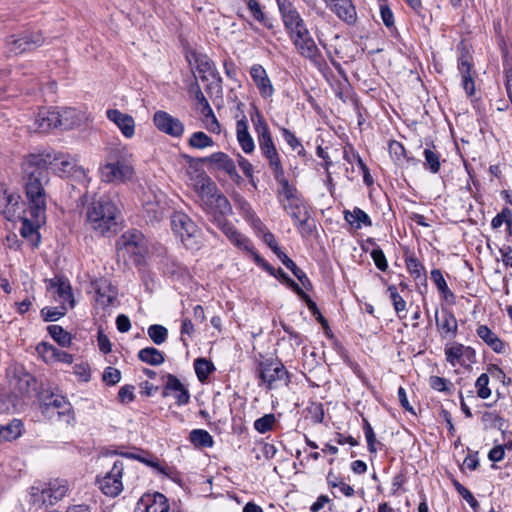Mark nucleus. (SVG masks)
I'll return each instance as SVG.
<instances>
[{
  "label": "nucleus",
  "mask_w": 512,
  "mask_h": 512,
  "mask_svg": "<svg viewBox=\"0 0 512 512\" xmlns=\"http://www.w3.org/2000/svg\"><path fill=\"white\" fill-rule=\"evenodd\" d=\"M23 179L25 181V196L29 215L36 223H45L47 209V193L45 184L48 183V173L39 171L25 158L22 162Z\"/></svg>",
  "instance_id": "nucleus-1"
},
{
  "label": "nucleus",
  "mask_w": 512,
  "mask_h": 512,
  "mask_svg": "<svg viewBox=\"0 0 512 512\" xmlns=\"http://www.w3.org/2000/svg\"><path fill=\"white\" fill-rule=\"evenodd\" d=\"M275 180L280 186L277 197L282 208L292 218L299 233L304 237L310 236L314 224L300 193L295 186L289 184L285 174L275 178Z\"/></svg>",
  "instance_id": "nucleus-2"
},
{
  "label": "nucleus",
  "mask_w": 512,
  "mask_h": 512,
  "mask_svg": "<svg viewBox=\"0 0 512 512\" xmlns=\"http://www.w3.org/2000/svg\"><path fill=\"white\" fill-rule=\"evenodd\" d=\"M100 179L105 183L124 184L135 175L132 154L125 146L108 150L106 161L99 168Z\"/></svg>",
  "instance_id": "nucleus-3"
},
{
  "label": "nucleus",
  "mask_w": 512,
  "mask_h": 512,
  "mask_svg": "<svg viewBox=\"0 0 512 512\" xmlns=\"http://www.w3.org/2000/svg\"><path fill=\"white\" fill-rule=\"evenodd\" d=\"M119 209L109 196H102L87 208L86 225L99 235L116 231Z\"/></svg>",
  "instance_id": "nucleus-4"
},
{
  "label": "nucleus",
  "mask_w": 512,
  "mask_h": 512,
  "mask_svg": "<svg viewBox=\"0 0 512 512\" xmlns=\"http://www.w3.org/2000/svg\"><path fill=\"white\" fill-rule=\"evenodd\" d=\"M69 489L70 485L66 479L37 481L28 490V503L35 511L46 509L66 497Z\"/></svg>",
  "instance_id": "nucleus-5"
},
{
  "label": "nucleus",
  "mask_w": 512,
  "mask_h": 512,
  "mask_svg": "<svg viewBox=\"0 0 512 512\" xmlns=\"http://www.w3.org/2000/svg\"><path fill=\"white\" fill-rule=\"evenodd\" d=\"M25 158L30 164L44 173H48V167H52L61 177L69 176L74 173H84V170L78 166L77 159L69 154H63L60 152H42L39 154H30Z\"/></svg>",
  "instance_id": "nucleus-6"
},
{
  "label": "nucleus",
  "mask_w": 512,
  "mask_h": 512,
  "mask_svg": "<svg viewBox=\"0 0 512 512\" xmlns=\"http://www.w3.org/2000/svg\"><path fill=\"white\" fill-rule=\"evenodd\" d=\"M252 122L254 125L260 151L268 161L274 178L283 176L285 173L281 159L265 119L260 115L259 112H256L255 116H252Z\"/></svg>",
  "instance_id": "nucleus-7"
},
{
  "label": "nucleus",
  "mask_w": 512,
  "mask_h": 512,
  "mask_svg": "<svg viewBox=\"0 0 512 512\" xmlns=\"http://www.w3.org/2000/svg\"><path fill=\"white\" fill-rule=\"evenodd\" d=\"M199 194L205 209L213 216L215 222L218 218H225L226 215L231 213L232 207L228 199L223 194L217 193V188L211 180L202 182Z\"/></svg>",
  "instance_id": "nucleus-8"
},
{
  "label": "nucleus",
  "mask_w": 512,
  "mask_h": 512,
  "mask_svg": "<svg viewBox=\"0 0 512 512\" xmlns=\"http://www.w3.org/2000/svg\"><path fill=\"white\" fill-rule=\"evenodd\" d=\"M126 468L125 462L115 459L112 466L102 477L97 478L99 489L109 497L118 496L124 489L123 475Z\"/></svg>",
  "instance_id": "nucleus-9"
},
{
  "label": "nucleus",
  "mask_w": 512,
  "mask_h": 512,
  "mask_svg": "<svg viewBox=\"0 0 512 512\" xmlns=\"http://www.w3.org/2000/svg\"><path fill=\"white\" fill-rule=\"evenodd\" d=\"M171 228L187 248H194L197 244L200 230L187 214L174 212L171 215Z\"/></svg>",
  "instance_id": "nucleus-10"
},
{
  "label": "nucleus",
  "mask_w": 512,
  "mask_h": 512,
  "mask_svg": "<svg viewBox=\"0 0 512 512\" xmlns=\"http://www.w3.org/2000/svg\"><path fill=\"white\" fill-rule=\"evenodd\" d=\"M259 376L268 389L287 386L289 375L285 366L277 360H265L259 364Z\"/></svg>",
  "instance_id": "nucleus-11"
},
{
  "label": "nucleus",
  "mask_w": 512,
  "mask_h": 512,
  "mask_svg": "<svg viewBox=\"0 0 512 512\" xmlns=\"http://www.w3.org/2000/svg\"><path fill=\"white\" fill-rule=\"evenodd\" d=\"M196 72L203 82H207L206 90L219 95L222 93V78L215 64L206 55L195 57Z\"/></svg>",
  "instance_id": "nucleus-12"
},
{
  "label": "nucleus",
  "mask_w": 512,
  "mask_h": 512,
  "mask_svg": "<svg viewBox=\"0 0 512 512\" xmlns=\"http://www.w3.org/2000/svg\"><path fill=\"white\" fill-rule=\"evenodd\" d=\"M117 247L123 256L129 255L135 263H140L146 253V244L139 232H125L118 240Z\"/></svg>",
  "instance_id": "nucleus-13"
},
{
  "label": "nucleus",
  "mask_w": 512,
  "mask_h": 512,
  "mask_svg": "<svg viewBox=\"0 0 512 512\" xmlns=\"http://www.w3.org/2000/svg\"><path fill=\"white\" fill-rule=\"evenodd\" d=\"M277 4L290 38L306 33L308 29L293 3L289 0H277Z\"/></svg>",
  "instance_id": "nucleus-14"
},
{
  "label": "nucleus",
  "mask_w": 512,
  "mask_h": 512,
  "mask_svg": "<svg viewBox=\"0 0 512 512\" xmlns=\"http://www.w3.org/2000/svg\"><path fill=\"white\" fill-rule=\"evenodd\" d=\"M44 413L49 417H54L56 414L58 420L68 425L72 424L75 420L72 405L62 395L52 394L46 399L44 402Z\"/></svg>",
  "instance_id": "nucleus-15"
},
{
  "label": "nucleus",
  "mask_w": 512,
  "mask_h": 512,
  "mask_svg": "<svg viewBox=\"0 0 512 512\" xmlns=\"http://www.w3.org/2000/svg\"><path fill=\"white\" fill-rule=\"evenodd\" d=\"M291 40L301 56L308 59L316 67H322L324 58L308 30L306 33L303 32V34L294 36Z\"/></svg>",
  "instance_id": "nucleus-16"
},
{
  "label": "nucleus",
  "mask_w": 512,
  "mask_h": 512,
  "mask_svg": "<svg viewBox=\"0 0 512 512\" xmlns=\"http://www.w3.org/2000/svg\"><path fill=\"white\" fill-rule=\"evenodd\" d=\"M153 124L160 132L173 138H180L185 132L183 122L163 110H158L154 113Z\"/></svg>",
  "instance_id": "nucleus-17"
},
{
  "label": "nucleus",
  "mask_w": 512,
  "mask_h": 512,
  "mask_svg": "<svg viewBox=\"0 0 512 512\" xmlns=\"http://www.w3.org/2000/svg\"><path fill=\"white\" fill-rule=\"evenodd\" d=\"M446 361L452 365L467 367L476 362V352L470 346L461 343L447 344L444 349Z\"/></svg>",
  "instance_id": "nucleus-18"
},
{
  "label": "nucleus",
  "mask_w": 512,
  "mask_h": 512,
  "mask_svg": "<svg viewBox=\"0 0 512 512\" xmlns=\"http://www.w3.org/2000/svg\"><path fill=\"white\" fill-rule=\"evenodd\" d=\"M44 40L39 32H26L20 36H10L7 39L9 51L15 55L32 51L43 44Z\"/></svg>",
  "instance_id": "nucleus-19"
},
{
  "label": "nucleus",
  "mask_w": 512,
  "mask_h": 512,
  "mask_svg": "<svg viewBox=\"0 0 512 512\" xmlns=\"http://www.w3.org/2000/svg\"><path fill=\"white\" fill-rule=\"evenodd\" d=\"M7 377L11 392L16 398L21 399L28 393L33 377L22 367H10Z\"/></svg>",
  "instance_id": "nucleus-20"
},
{
  "label": "nucleus",
  "mask_w": 512,
  "mask_h": 512,
  "mask_svg": "<svg viewBox=\"0 0 512 512\" xmlns=\"http://www.w3.org/2000/svg\"><path fill=\"white\" fill-rule=\"evenodd\" d=\"M135 512H174L170 511L167 498L158 492L144 494L137 502Z\"/></svg>",
  "instance_id": "nucleus-21"
},
{
  "label": "nucleus",
  "mask_w": 512,
  "mask_h": 512,
  "mask_svg": "<svg viewBox=\"0 0 512 512\" xmlns=\"http://www.w3.org/2000/svg\"><path fill=\"white\" fill-rule=\"evenodd\" d=\"M215 223L232 244L246 252H253L252 242L241 234L232 223L228 222L225 218H218Z\"/></svg>",
  "instance_id": "nucleus-22"
},
{
  "label": "nucleus",
  "mask_w": 512,
  "mask_h": 512,
  "mask_svg": "<svg viewBox=\"0 0 512 512\" xmlns=\"http://www.w3.org/2000/svg\"><path fill=\"white\" fill-rule=\"evenodd\" d=\"M106 117L117 126L125 138L131 139L134 137L136 124L132 116L118 109H108L106 111Z\"/></svg>",
  "instance_id": "nucleus-23"
},
{
  "label": "nucleus",
  "mask_w": 512,
  "mask_h": 512,
  "mask_svg": "<svg viewBox=\"0 0 512 512\" xmlns=\"http://www.w3.org/2000/svg\"><path fill=\"white\" fill-rule=\"evenodd\" d=\"M249 74L259 94L265 99L271 98L275 90L264 67L260 64H253L250 67Z\"/></svg>",
  "instance_id": "nucleus-24"
},
{
  "label": "nucleus",
  "mask_w": 512,
  "mask_h": 512,
  "mask_svg": "<svg viewBox=\"0 0 512 512\" xmlns=\"http://www.w3.org/2000/svg\"><path fill=\"white\" fill-rule=\"evenodd\" d=\"M436 326L442 338L453 339L458 332V322L454 314L448 309H442L439 314L436 311Z\"/></svg>",
  "instance_id": "nucleus-25"
},
{
  "label": "nucleus",
  "mask_w": 512,
  "mask_h": 512,
  "mask_svg": "<svg viewBox=\"0 0 512 512\" xmlns=\"http://www.w3.org/2000/svg\"><path fill=\"white\" fill-rule=\"evenodd\" d=\"M96 290L95 303L97 308L105 309L113 305L117 298L116 288L107 280L100 279L94 283Z\"/></svg>",
  "instance_id": "nucleus-26"
},
{
  "label": "nucleus",
  "mask_w": 512,
  "mask_h": 512,
  "mask_svg": "<svg viewBox=\"0 0 512 512\" xmlns=\"http://www.w3.org/2000/svg\"><path fill=\"white\" fill-rule=\"evenodd\" d=\"M58 116L56 108H42L37 113L31 129L34 132H49L54 128H58Z\"/></svg>",
  "instance_id": "nucleus-27"
},
{
  "label": "nucleus",
  "mask_w": 512,
  "mask_h": 512,
  "mask_svg": "<svg viewBox=\"0 0 512 512\" xmlns=\"http://www.w3.org/2000/svg\"><path fill=\"white\" fill-rule=\"evenodd\" d=\"M204 161L213 164L217 169L224 171L233 181L239 182L241 180V176L237 172L234 161L226 153H213L210 156L204 157Z\"/></svg>",
  "instance_id": "nucleus-28"
},
{
  "label": "nucleus",
  "mask_w": 512,
  "mask_h": 512,
  "mask_svg": "<svg viewBox=\"0 0 512 512\" xmlns=\"http://www.w3.org/2000/svg\"><path fill=\"white\" fill-rule=\"evenodd\" d=\"M142 463L152 468L155 473L162 475L174 482L181 480V475L174 466L169 465L165 461L160 460L151 454H147V457L142 459Z\"/></svg>",
  "instance_id": "nucleus-29"
},
{
  "label": "nucleus",
  "mask_w": 512,
  "mask_h": 512,
  "mask_svg": "<svg viewBox=\"0 0 512 512\" xmlns=\"http://www.w3.org/2000/svg\"><path fill=\"white\" fill-rule=\"evenodd\" d=\"M327 6L344 22L353 24L357 13L351 0H324Z\"/></svg>",
  "instance_id": "nucleus-30"
},
{
  "label": "nucleus",
  "mask_w": 512,
  "mask_h": 512,
  "mask_svg": "<svg viewBox=\"0 0 512 512\" xmlns=\"http://www.w3.org/2000/svg\"><path fill=\"white\" fill-rule=\"evenodd\" d=\"M20 196L8 192L6 189H0V213H2L8 220L16 217L19 211Z\"/></svg>",
  "instance_id": "nucleus-31"
},
{
  "label": "nucleus",
  "mask_w": 512,
  "mask_h": 512,
  "mask_svg": "<svg viewBox=\"0 0 512 512\" xmlns=\"http://www.w3.org/2000/svg\"><path fill=\"white\" fill-rule=\"evenodd\" d=\"M472 64L469 57L462 55L458 59V70L462 77V87L468 96H472L475 92L474 80L471 76Z\"/></svg>",
  "instance_id": "nucleus-32"
},
{
  "label": "nucleus",
  "mask_w": 512,
  "mask_h": 512,
  "mask_svg": "<svg viewBox=\"0 0 512 512\" xmlns=\"http://www.w3.org/2000/svg\"><path fill=\"white\" fill-rule=\"evenodd\" d=\"M343 214L345 221L354 229L359 230L372 226L370 216L359 207H354L353 210H344Z\"/></svg>",
  "instance_id": "nucleus-33"
},
{
  "label": "nucleus",
  "mask_w": 512,
  "mask_h": 512,
  "mask_svg": "<svg viewBox=\"0 0 512 512\" xmlns=\"http://www.w3.org/2000/svg\"><path fill=\"white\" fill-rule=\"evenodd\" d=\"M44 223H36L33 216L22 218V227L20 229L21 235L30 241L31 245L37 247L40 243V235L38 229Z\"/></svg>",
  "instance_id": "nucleus-34"
},
{
  "label": "nucleus",
  "mask_w": 512,
  "mask_h": 512,
  "mask_svg": "<svg viewBox=\"0 0 512 512\" xmlns=\"http://www.w3.org/2000/svg\"><path fill=\"white\" fill-rule=\"evenodd\" d=\"M236 135L241 149L250 154L255 149L254 140L248 131V123L246 119L238 120L236 123Z\"/></svg>",
  "instance_id": "nucleus-35"
},
{
  "label": "nucleus",
  "mask_w": 512,
  "mask_h": 512,
  "mask_svg": "<svg viewBox=\"0 0 512 512\" xmlns=\"http://www.w3.org/2000/svg\"><path fill=\"white\" fill-rule=\"evenodd\" d=\"M476 333L494 352L502 353L504 351L502 340L486 325L478 326Z\"/></svg>",
  "instance_id": "nucleus-36"
},
{
  "label": "nucleus",
  "mask_w": 512,
  "mask_h": 512,
  "mask_svg": "<svg viewBox=\"0 0 512 512\" xmlns=\"http://www.w3.org/2000/svg\"><path fill=\"white\" fill-rule=\"evenodd\" d=\"M51 287H55L56 290L54 293L58 296V301L61 303V306H67V308L74 307V299L71 291V286L67 281L58 279L57 282L51 280Z\"/></svg>",
  "instance_id": "nucleus-37"
},
{
  "label": "nucleus",
  "mask_w": 512,
  "mask_h": 512,
  "mask_svg": "<svg viewBox=\"0 0 512 512\" xmlns=\"http://www.w3.org/2000/svg\"><path fill=\"white\" fill-rule=\"evenodd\" d=\"M183 157L186 160V163L188 164L187 173L194 174L195 178L197 179L195 186H196L198 192L200 193L202 182L204 180H210L209 178L204 176V172L201 169V165L203 163H207V162L204 161V158L197 159V158H193L189 155H184Z\"/></svg>",
  "instance_id": "nucleus-38"
},
{
  "label": "nucleus",
  "mask_w": 512,
  "mask_h": 512,
  "mask_svg": "<svg viewBox=\"0 0 512 512\" xmlns=\"http://www.w3.org/2000/svg\"><path fill=\"white\" fill-rule=\"evenodd\" d=\"M23 424L18 419H13L5 425H0V442L12 441L22 435Z\"/></svg>",
  "instance_id": "nucleus-39"
},
{
  "label": "nucleus",
  "mask_w": 512,
  "mask_h": 512,
  "mask_svg": "<svg viewBox=\"0 0 512 512\" xmlns=\"http://www.w3.org/2000/svg\"><path fill=\"white\" fill-rule=\"evenodd\" d=\"M138 358L149 365L158 366L164 362V354L154 348V347H146L141 349L138 352Z\"/></svg>",
  "instance_id": "nucleus-40"
},
{
  "label": "nucleus",
  "mask_w": 512,
  "mask_h": 512,
  "mask_svg": "<svg viewBox=\"0 0 512 512\" xmlns=\"http://www.w3.org/2000/svg\"><path fill=\"white\" fill-rule=\"evenodd\" d=\"M58 125L63 129H70L79 122L77 111L73 108L57 109Z\"/></svg>",
  "instance_id": "nucleus-41"
},
{
  "label": "nucleus",
  "mask_w": 512,
  "mask_h": 512,
  "mask_svg": "<svg viewBox=\"0 0 512 512\" xmlns=\"http://www.w3.org/2000/svg\"><path fill=\"white\" fill-rule=\"evenodd\" d=\"M189 439L194 446L199 448H209L214 444L213 437L209 432L203 429L192 430Z\"/></svg>",
  "instance_id": "nucleus-42"
},
{
  "label": "nucleus",
  "mask_w": 512,
  "mask_h": 512,
  "mask_svg": "<svg viewBox=\"0 0 512 512\" xmlns=\"http://www.w3.org/2000/svg\"><path fill=\"white\" fill-rule=\"evenodd\" d=\"M188 145L194 149H205L214 145L213 139L202 131L192 133L188 139Z\"/></svg>",
  "instance_id": "nucleus-43"
},
{
  "label": "nucleus",
  "mask_w": 512,
  "mask_h": 512,
  "mask_svg": "<svg viewBox=\"0 0 512 512\" xmlns=\"http://www.w3.org/2000/svg\"><path fill=\"white\" fill-rule=\"evenodd\" d=\"M201 113L203 115V124L205 128L212 133L220 134L221 126L219 121L217 120L211 106L208 109H201Z\"/></svg>",
  "instance_id": "nucleus-44"
},
{
  "label": "nucleus",
  "mask_w": 512,
  "mask_h": 512,
  "mask_svg": "<svg viewBox=\"0 0 512 512\" xmlns=\"http://www.w3.org/2000/svg\"><path fill=\"white\" fill-rule=\"evenodd\" d=\"M50 336L62 347H67L71 343V335L59 325H50L48 327Z\"/></svg>",
  "instance_id": "nucleus-45"
},
{
  "label": "nucleus",
  "mask_w": 512,
  "mask_h": 512,
  "mask_svg": "<svg viewBox=\"0 0 512 512\" xmlns=\"http://www.w3.org/2000/svg\"><path fill=\"white\" fill-rule=\"evenodd\" d=\"M194 369L199 381L204 382L214 370V366L205 358H198L194 362Z\"/></svg>",
  "instance_id": "nucleus-46"
},
{
  "label": "nucleus",
  "mask_w": 512,
  "mask_h": 512,
  "mask_svg": "<svg viewBox=\"0 0 512 512\" xmlns=\"http://www.w3.org/2000/svg\"><path fill=\"white\" fill-rule=\"evenodd\" d=\"M281 134L284 141L290 146V148L297 152L298 155H304L305 149L300 142V140L296 137V135L287 128H281Z\"/></svg>",
  "instance_id": "nucleus-47"
},
{
  "label": "nucleus",
  "mask_w": 512,
  "mask_h": 512,
  "mask_svg": "<svg viewBox=\"0 0 512 512\" xmlns=\"http://www.w3.org/2000/svg\"><path fill=\"white\" fill-rule=\"evenodd\" d=\"M147 333H148V336L150 337V339L156 345L163 344L167 340V336H168V330L164 326L158 325V324L149 326Z\"/></svg>",
  "instance_id": "nucleus-48"
},
{
  "label": "nucleus",
  "mask_w": 512,
  "mask_h": 512,
  "mask_svg": "<svg viewBox=\"0 0 512 512\" xmlns=\"http://www.w3.org/2000/svg\"><path fill=\"white\" fill-rule=\"evenodd\" d=\"M22 405V400L16 398L14 395L10 396H2L0 398V413H11L18 411L20 406Z\"/></svg>",
  "instance_id": "nucleus-49"
},
{
  "label": "nucleus",
  "mask_w": 512,
  "mask_h": 512,
  "mask_svg": "<svg viewBox=\"0 0 512 512\" xmlns=\"http://www.w3.org/2000/svg\"><path fill=\"white\" fill-rule=\"evenodd\" d=\"M425 166L431 173H437L440 170V154L432 149L424 150Z\"/></svg>",
  "instance_id": "nucleus-50"
},
{
  "label": "nucleus",
  "mask_w": 512,
  "mask_h": 512,
  "mask_svg": "<svg viewBox=\"0 0 512 512\" xmlns=\"http://www.w3.org/2000/svg\"><path fill=\"white\" fill-rule=\"evenodd\" d=\"M506 224L507 230L511 231L512 227V211L509 208H504L501 213L497 214L491 221V226L493 229H497L501 227L503 224Z\"/></svg>",
  "instance_id": "nucleus-51"
},
{
  "label": "nucleus",
  "mask_w": 512,
  "mask_h": 512,
  "mask_svg": "<svg viewBox=\"0 0 512 512\" xmlns=\"http://www.w3.org/2000/svg\"><path fill=\"white\" fill-rule=\"evenodd\" d=\"M429 386L435 391L451 394L453 384L446 378L431 376L429 378Z\"/></svg>",
  "instance_id": "nucleus-52"
},
{
  "label": "nucleus",
  "mask_w": 512,
  "mask_h": 512,
  "mask_svg": "<svg viewBox=\"0 0 512 512\" xmlns=\"http://www.w3.org/2000/svg\"><path fill=\"white\" fill-rule=\"evenodd\" d=\"M37 353L42 357L46 363L54 362L58 348L55 346L42 342L38 344Z\"/></svg>",
  "instance_id": "nucleus-53"
},
{
  "label": "nucleus",
  "mask_w": 512,
  "mask_h": 512,
  "mask_svg": "<svg viewBox=\"0 0 512 512\" xmlns=\"http://www.w3.org/2000/svg\"><path fill=\"white\" fill-rule=\"evenodd\" d=\"M276 418L273 414H266L261 418H258L254 422V428L261 434H264L270 430H272L275 424Z\"/></svg>",
  "instance_id": "nucleus-54"
},
{
  "label": "nucleus",
  "mask_w": 512,
  "mask_h": 512,
  "mask_svg": "<svg viewBox=\"0 0 512 512\" xmlns=\"http://www.w3.org/2000/svg\"><path fill=\"white\" fill-rule=\"evenodd\" d=\"M489 376L486 373H482L476 380L475 387L477 395L481 399H487L491 396V390L488 387Z\"/></svg>",
  "instance_id": "nucleus-55"
},
{
  "label": "nucleus",
  "mask_w": 512,
  "mask_h": 512,
  "mask_svg": "<svg viewBox=\"0 0 512 512\" xmlns=\"http://www.w3.org/2000/svg\"><path fill=\"white\" fill-rule=\"evenodd\" d=\"M431 279L435 283L437 289L444 294L445 298H448V296H453L452 292L448 288V285L446 283V280L444 279L442 273L438 269H434L431 271Z\"/></svg>",
  "instance_id": "nucleus-56"
},
{
  "label": "nucleus",
  "mask_w": 512,
  "mask_h": 512,
  "mask_svg": "<svg viewBox=\"0 0 512 512\" xmlns=\"http://www.w3.org/2000/svg\"><path fill=\"white\" fill-rule=\"evenodd\" d=\"M363 430H364V434H365V438L367 441L369 452L376 453V451H377L376 444L378 442L376 440V436L373 431V428L367 419H363Z\"/></svg>",
  "instance_id": "nucleus-57"
},
{
  "label": "nucleus",
  "mask_w": 512,
  "mask_h": 512,
  "mask_svg": "<svg viewBox=\"0 0 512 512\" xmlns=\"http://www.w3.org/2000/svg\"><path fill=\"white\" fill-rule=\"evenodd\" d=\"M388 292L390 293V298L393 302V306L395 311L398 313L400 317V313L406 311V302L405 300L400 296L395 286H389Z\"/></svg>",
  "instance_id": "nucleus-58"
},
{
  "label": "nucleus",
  "mask_w": 512,
  "mask_h": 512,
  "mask_svg": "<svg viewBox=\"0 0 512 512\" xmlns=\"http://www.w3.org/2000/svg\"><path fill=\"white\" fill-rule=\"evenodd\" d=\"M144 209L147 212L150 220L158 221L160 220L164 215V206L161 205L159 202L151 203L147 202L144 204Z\"/></svg>",
  "instance_id": "nucleus-59"
},
{
  "label": "nucleus",
  "mask_w": 512,
  "mask_h": 512,
  "mask_svg": "<svg viewBox=\"0 0 512 512\" xmlns=\"http://www.w3.org/2000/svg\"><path fill=\"white\" fill-rule=\"evenodd\" d=\"M184 385L180 382V380L173 374L166 375V383L163 390V396L166 397L170 395L172 392H177L181 390Z\"/></svg>",
  "instance_id": "nucleus-60"
},
{
  "label": "nucleus",
  "mask_w": 512,
  "mask_h": 512,
  "mask_svg": "<svg viewBox=\"0 0 512 512\" xmlns=\"http://www.w3.org/2000/svg\"><path fill=\"white\" fill-rule=\"evenodd\" d=\"M389 152L396 163L402 164L406 158L405 148L402 143L398 141H391L389 144Z\"/></svg>",
  "instance_id": "nucleus-61"
},
{
  "label": "nucleus",
  "mask_w": 512,
  "mask_h": 512,
  "mask_svg": "<svg viewBox=\"0 0 512 512\" xmlns=\"http://www.w3.org/2000/svg\"><path fill=\"white\" fill-rule=\"evenodd\" d=\"M406 266L410 274L418 279L424 275V266L415 257H410L406 260Z\"/></svg>",
  "instance_id": "nucleus-62"
},
{
  "label": "nucleus",
  "mask_w": 512,
  "mask_h": 512,
  "mask_svg": "<svg viewBox=\"0 0 512 512\" xmlns=\"http://www.w3.org/2000/svg\"><path fill=\"white\" fill-rule=\"evenodd\" d=\"M103 381L108 385H115L121 380V372L114 367H107L103 373Z\"/></svg>",
  "instance_id": "nucleus-63"
},
{
  "label": "nucleus",
  "mask_w": 512,
  "mask_h": 512,
  "mask_svg": "<svg viewBox=\"0 0 512 512\" xmlns=\"http://www.w3.org/2000/svg\"><path fill=\"white\" fill-rule=\"evenodd\" d=\"M455 488L457 490V492L463 497V499L475 510L478 506H479V503L478 501L475 499V497L473 496V494L467 489L465 488L463 485H461L460 483L456 482L455 483Z\"/></svg>",
  "instance_id": "nucleus-64"
}]
</instances>
